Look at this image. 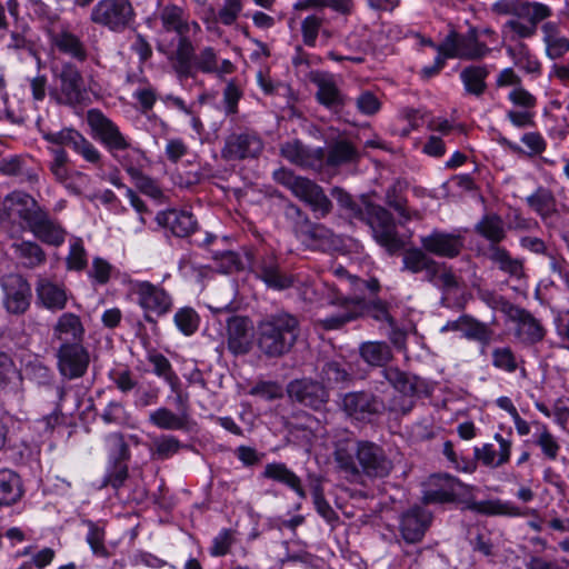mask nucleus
Segmentation results:
<instances>
[{
  "label": "nucleus",
  "instance_id": "nucleus-1",
  "mask_svg": "<svg viewBox=\"0 0 569 569\" xmlns=\"http://www.w3.org/2000/svg\"><path fill=\"white\" fill-rule=\"evenodd\" d=\"M339 472L352 482L363 477L381 479L388 477L393 462L378 443L369 440H347L339 442L333 452Z\"/></svg>",
  "mask_w": 569,
  "mask_h": 569
},
{
  "label": "nucleus",
  "instance_id": "nucleus-2",
  "mask_svg": "<svg viewBox=\"0 0 569 569\" xmlns=\"http://www.w3.org/2000/svg\"><path fill=\"white\" fill-rule=\"evenodd\" d=\"M300 331L295 315L287 311L268 315L257 325V348L267 358H280L292 350Z\"/></svg>",
  "mask_w": 569,
  "mask_h": 569
},
{
  "label": "nucleus",
  "instance_id": "nucleus-3",
  "mask_svg": "<svg viewBox=\"0 0 569 569\" xmlns=\"http://www.w3.org/2000/svg\"><path fill=\"white\" fill-rule=\"evenodd\" d=\"M172 68L180 80L193 78L196 72L213 73L218 70V54L212 47L196 52L189 38H179L170 56Z\"/></svg>",
  "mask_w": 569,
  "mask_h": 569
},
{
  "label": "nucleus",
  "instance_id": "nucleus-4",
  "mask_svg": "<svg viewBox=\"0 0 569 569\" xmlns=\"http://www.w3.org/2000/svg\"><path fill=\"white\" fill-rule=\"evenodd\" d=\"M273 178L308 204L316 214V218H325L330 213L332 209L330 199L326 196L323 189L312 180L298 177L284 168L276 170Z\"/></svg>",
  "mask_w": 569,
  "mask_h": 569
},
{
  "label": "nucleus",
  "instance_id": "nucleus-5",
  "mask_svg": "<svg viewBox=\"0 0 569 569\" xmlns=\"http://www.w3.org/2000/svg\"><path fill=\"white\" fill-rule=\"evenodd\" d=\"M360 221L369 226L376 242L383 247L389 254H395L405 247L393 216L382 206L367 203Z\"/></svg>",
  "mask_w": 569,
  "mask_h": 569
},
{
  "label": "nucleus",
  "instance_id": "nucleus-6",
  "mask_svg": "<svg viewBox=\"0 0 569 569\" xmlns=\"http://www.w3.org/2000/svg\"><path fill=\"white\" fill-rule=\"evenodd\" d=\"M84 80L79 69L66 62L54 71V83L49 94L57 103L74 107L86 97Z\"/></svg>",
  "mask_w": 569,
  "mask_h": 569
},
{
  "label": "nucleus",
  "instance_id": "nucleus-7",
  "mask_svg": "<svg viewBox=\"0 0 569 569\" xmlns=\"http://www.w3.org/2000/svg\"><path fill=\"white\" fill-rule=\"evenodd\" d=\"M136 12L129 0H100L90 14V20L113 32H122L134 22Z\"/></svg>",
  "mask_w": 569,
  "mask_h": 569
},
{
  "label": "nucleus",
  "instance_id": "nucleus-8",
  "mask_svg": "<svg viewBox=\"0 0 569 569\" xmlns=\"http://www.w3.org/2000/svg\"><path fill=\"white\" fill-rule=\"evenodd\" d=\"M132 290L138 297V303L144 311V320L154 323L152 316L162 317L173 307L172 296L161 286L150 281H133Z\"/></svg>",
  "mask_w": 569,
  "mask_h": 569
},
{
  "label": "nucleus",
  "instance_id": "nucleus-9",
  "mask_svg": "<svg viewBox=\"0 0 569 569\" xmlns=\"http://www.w3.org/2000/svg\"><path fill=\"white\" fill-rule=\"evenodd\" d=\"M437 52L449 59L479 60L490 52V48L478 40L476 30L465 36L450 31L437 47Z\"/></svg>",
  "mask_w": 569,
  "mask_h": 569
},
{
  "label": "nucleus",
  "instance_id": "nucleus-10",
  "mask_svg": "<svg viewBox=\"0 0 569 569\" xmlns=\"http://www.w3.org/2000/svg\"><path fill=\"white\" fill-rule=\"evenodd\" d=\"M458 485L461 488L455 490V500H459L468 510L487 516L521 517L525 515L518 506L510 501L499 499L477 501L472 495L475 489L472 486L462 483L459 479Z\"/></svg>",
  "mask_w": 569,
  "mask_h": 569
},
{
  "label": "nucleus",
  "instance_id": "nucleus-11",
  "mask_svg": "<svg viewBox=\"0 0 569 569\" xmlns=\"http://www.w3.org/2000/svg\"><path fill=\"white\" fill-rule=\"evenodd\" d=\"M340 408L352 420L366 422L383 412V401L368 391H351L341 397Z\"/></svg>",
  "mask_w": 569,
  "mask_h": 569
},
{
  "label": "nucleus",
  "instance_id": "nucleus-12",
  "mask_svg": "<svg viewBox=\"0 0 569 569\" xmlns=\"http://www.w3.org/2000/svg\"><path fill=\"white\" fill-rule=\"evenodd\" d=\"M286 391L292 402L316 411L322 409L329 401V392L323 383L311 378L290 381Z\"/></svg>",
  "mask_w": 569,
  "mask_h": 569
},
{
  "label": "nucleus",
  "instance_id": "nucleus-13",
  "mask_svg": "<svg viewBox=\"0 0 569 569\" xmlns=\"http://www.w3.org/2000/svg\"><path fill=\"white\" fill-rule=\"evenodd\" d=\"M87 120L94 136L112 154H114L116 151H122L130 148V142L121 133L118 126L107 118L100 110H89Z\"/></svg>",
  "mask_w": 569,
  "mask_h": 569
},
{
  "label": "nucleus",
  "instance_id": "nucleus-14",
  "mask_svg": "<svg viewBox=\"0 0 569 569\" xmlns=\"http://www.w3.org/2000/svg\"><path fill=\"white\" fill-rule=\"evenodd\" d=\"M507 318L513 323V335L522 345L532 346L543 340L546 328L541 320L527 309L515 305Z\"/></svg>",
  "mask_w": 569,
  "mask_h": 569
},
{
  "label": "nucleus",
  "instance_id": "nucleus-15",
  "mask_svg": "<svg viewBox=\"0 0 569 569\" xmlns=\"http://www.w3.org/2000/svg\"><path fill=\"white\" fill-rule=\"evenodd\" d=\"M263 150V141L254 131L234 132L227 137L221 150L223 159L244 160L257 158Z\"/></svg>",
  "mask_w": 569,
  "mask_h": 569
},
{
  "label": "nucleus",
  "instance_id": "nucleus-16",
  "mask_svg": "<svg viewBox=\"0 0 569 569\" xmlns=\"http://www.w3.org/2000/svg\"><path fill=\"white\" fill-rule=\"evenodd\" d=\"M3 305L8 312L20 315L27 311L31 300V288L20 274L10 273L1 278Z\"/></svg>",
  "mask_w": 569,
  "mask_h": 569
},
{
  "label": "nucleus",
  "instance_id": "nucleus-17",
  "mask_svg": "<svg viewBox=\"0 0 569 569\" xmlns=\"http://www.w3.org/2000/svg\"><path fill=\"white\" fill-rule=\"evenodd\" d=\"M420 244L429 254L452 259L462 251L463 237L459 233L433 229L429 234L420 237Z\"/></svg>",
  "mask_w": 569,
  "mask_h": 569
},
{
  "label": "nucleus",
  "instance_id": "nucleus-18",
  "mask_svg": "<svg viewBox=\"0 0 569 569\" xmlns=\"http://www.w3.org/2000/svg\"><path fill=\"white\" fill-rule=\"evenodd\" d=\"M88 351L79 343H63L58 350V369L68 379L82 377L89 367Z\"/></svg>",
  "mask_w": 569,
  "mask_h": 569
},
{
  "label": "nucleus",
  "instance_id": "nucleus-19",
  "mask_svg": "<svg viewBox=\"0 0 569 569\" xmlns=\"http://www.w3.org/2000/svg\"><path fill=\"white\" fill-rule=\"evenodd\" d=\"M27 229L43 243L60 247L67 236V231L60 222L49 214L48 210L40 207L31 219Z\"/></svg>",
  "mask_w": 569,
  "mask_h": 569
},
{
  "label": "nucleus",
  "instance_id": "nucleus-20",
  "mask_svg": "<svg viewBox=\"0 0 569 569\" xmlns=\"http://www.w3.org/2000/svg\"><path fill=\"white\" fill-rule=\"evenodd\" d=\"M251 268L256 276L271 289L284 290L295 283V277L282 272L277 258L271 253L258 257Z\"/></svg>",
  "mask_w": 569,
  "mask_h": 569
},
{
  "label": "nucleus",
  "instance_id": "nucleus-21",
  "mask_svg": "<svg viewBox=\"0 0 569 569\" xmlns=\"http://www.w3.org/2000/svg\"><path fill=\"white\" fill-rule=\"evenodd\" d=\"M40 207L33 197L22 191H12L2 200V210L7 212V220H18L26 228Z\"/></svg>",
  "mask_w": 569,
  "mask_h": 569
},
{
  "label": "nucleus",
  "instance_id": "nucleus-22",
  "mask_svg": "<svg viewBox=\"0 0 569 569\" xmlns=\"http://www.w3.org/2000/svg\"><path fill=\"white\" fill-rule=\"evenodd\" d=\"M383 376L386 380L403 396L401 402L399 403L396 399L393 400L392 405L390 406V410L401 412L403 415L408 413L413 407L411 397L418 390L417 378L411 377L395 367L386 368L383 370Z\"/></svg>",
  "mask_w": 569,
  "mask_h": 569
},
{
  "label": "nucleus",
  "instance_id": "nucleus-23",
  "mask_svg": "<svg viewBox=\"0 0 569 569\" xmlns=\"http://www.w3.org/2000/svg\"><path fill=\"white\" fill-rule=\"evenodd\" d=\"M440 267L441 263L430 257L429 252H426L422 247L408 248L402 253L401 271L412 274L423 273L425 279L429 282L436 280Z\"/></svg>",
  "mask_w": 569,
  "mask_h": 569
},
{
  "label": "nucleus",
  "instance_id": "nucleus-24",
  "mask_svg": "<svg viewBox=\"0 0 569 569\" xmlns=\"http://www.w3.org/2000/svg\"><path fill=\"white\" fill-rule=\"evenodd\" d=\"M431 513L421 508L412 507L400 519V532L408 543H417L422 540L431 523Z\"/></svg>",
  "mask_w": 569,
  "mask_h": 569
},
{
  "label": "nucleus",
  "instance_id": "nucleus-25",
  "mask_svg": "<svg viewBox=\"0 0 569 569\" xmlns=\"http://www.w3.org/2000/svg\"><path fill=\"white\" fill-rule=\"evenodd\" d=\"M309 80L317 86L316 98L320 104L328 109H338L345 104V98L331 73L318 70L311 71Z\"/></svg>",
  "mask_w": 569,
  "mask_h": 569
},
{
  "label": "nucleus",
  "instance_id": "nucleus-26",
  "mask_svg": "<svg viewBox=\"0 0 569 569\" xmlns=\"http://www.w3.org/2000/svg\"><path fill=\"white\" fill-rule=\"evenodd\" d=\"M251 322L246 317L234 316L227 322V345L233 355H246L250 351L251 339L249 330Z\"/></svg>",
  "mask_w": 569,
  "mask_h": 569
},
{
  "label": "nucleus",
  "instance_id": "nucleus-27",
  "mask_svg": "<svg viewBox=\"0 0 569 569\" xmlns=\"http://www.w3.org/2000/svg\"><path fill=\"white\" fill-rule=\"evenodd\" d=\"M493 439L499 445V450L496 451L491 443H485L482 447H476L473 450L475 459L480 461L488 468H499L510 460L512 441L509 438L496 433Z\"/></svg>",
  "mask_w": 569,
  "mask_h": 569
},
{
  "label": "nucleus",
  "instance_id": "nucleus-28",
  "mask_svg": "<svg viewBox=\"0 0 569 569\" xmlns=\"http://www.w3.org/2000/svg\"><path fill=\"white\" fill-rule=\"evenodd\" d=\"M461 488L458 479L450 475H433L429 479L428 488L423 492L427 503H443L455 500V490Z\"/></svg>",
  "mask_w": 569,
  "mask_h": 569
},
{
  "label": "nucleus",
  "instance_id": "nucleus-29",
  "mask_svg": "<svg viewBox=\"0 0 569 569\" xmlns=\"http://www.w3.org/2000/svg\"><path fill=\"white\" fill-rule=\"evenodd\" d=\"M281 156L302 168H318L323 160L322 149L309 150L299 140L287 141L280 147Z\"/></svg>",
  "mask_w": 569,
  "mask_h": 569
},
{
  "label": "nucleus",
  "instance_id": "nucleus-30",
  "mask_svg": "<svg viewBox=\"0 0 569 569\" xmlns=\"http://www.w3.org/2000/svg\"><path fill=\"white\" fill-rule=\"evenodd\" d=\"M341 307V311L337 315L318 319L317 325L325 330H337L346 323L357 319L361 312V300L338 298L335 302Z\"/></svg>",
  "mask_w": 569,
  "mask_h": 569
},
{
  "label": "nucleus",
  "instance_id": "nucleus-31",
  "mask_svg": "<svg viewBox=\"0 0 569 569\" xmlns=\"http://www.w3.org/2000/svg\"><path fill=\"white\" fill-rule=\"evenodd\" d=\"M36 292L38 300L49 310H62L67 305L68 296L64 287L47 278H40L38 280Z\"/></svg>",
  "mask_w": 569,
  "mask_h": 569
},
{
  "label": "nucleus",
  "instance_id": "nucleus-32",
  "mask_svg": "<svg viewBox=\"0 0 569 569\" xmlns=\"http://www.w3.org/2000/svg\"><path fill=\"white\" fill-rule=\"evenodd\" d=\"M158 221L177 237H188L197 229V220L188 211L168 210L158 216Z\"/></svg>",
  "mask_w": 569,
  "mask_h": 569
},
{
  "label": "nucleus",
  "instance_id": "nucleus-33",
  "mask_svg": "<svg viewBox=\"0 0 569 569\" xmlns=\"http://www.w3.org/2000/svg\"><path fill=\"white\" fill-rule=\"evenodd\" d=\"M487 257L500 271L513 278L522 277V260L512 257L506 248L499 244H490L487 250Z\"/></svg>",
  "mask_w": 569,
  "mask_h": 569
},
{
  "label": "nucleus",
  "instance_id": "nucleus-34",
  "mask_svg": "<svg viewBox=\"0 0 569 569\" xmlns=\"http://www.w3.org/2000/svg\"><path fill=\"white\" fill-rule=\"evenodd\" d=\"M159 19L166 31L176 32L179 38H188L190 31V22L184 10L177 4H167L161 8Z\"/></svg>",
  "mask_w": 569,
  "mask_h": 569
},
{
  "label": "nucleus",
  "instance_id": "nucleus-35",
  "mask_svg": "<svg viewBox=\"0 0 569 569\" xmlns=\"http://www.w3.org/2000/svg\"><path fill=\"white\" fill-rule=\"evenodd\" d=\"M149 421L163 430H188L190 416L187 411L174 413L167 407H161L150 412Z\"/></svg>",
  "mask_w": 569,
  "mask_h": 569
},
{
  "label": "nucleus",
  "instance_id": "nucleus-36",
  "mask_svg": "<svg viewBox=\"0 0 569 569\" xmlns=\"http://www.w3.org/2000/svg\"><path fill=\"white\" fill-rule=\"evenodd\" d=\"M262 476L267 479L278 481V482L289 487L291 490H293L298 495L299 498H301V499L306 498V491L302 488L300 478L292 470H290L284 463L272 462V463L266 465Z\"/></svg>",
  "mask_w": 569,
  "mask_h": 569
},
{
  "label": "nucleus",
  "instance_id": "nucleus-37",
  "mask_svg": "<svg viewBox=\"0 0 569 569\" xmlns=\"http://www.w3.org/2000/svg\"><path fill=\"white\" fill-rule=\"evenodd\" d=\"M22 387V376L11 357L0 352V392L19 393Z\"/></svg>",
  "mask_w": 569,
  "mask_h": 569
},
{
  "label": "nucleus",
  "instance_id": "nucleus-38",
  "mask_svg": "<svg viewBox=\"0 0 569 569\" xmlns=\"http://www.w3.org/2000/svg\"><path fill=\"white\" fill-rule=\"evenodd\" d=\"M84 333L80 318L71 312L62 313L53 327V336L64 343L81 340Z\"/></svg>",
  "mask_w": 569,
  "mask_h": 569
},
{
  "label": "nucleus",
  "instance_id": "nucleus-39",
  "mask_svg": "<svg viewBox=\"0 0 569 569\" xmlns=\"http://www.w3.org/2000/svg\"><path fill=\"white\" fill-rule=\"evenodd\" d=\"M546 53L552 59H559L569 51V39L561 36L557 23L546 22L542 28Z\"/></svg>",
  "mask_w": 569,
  "mask_h": 569
},
{
  "label": "nucleus",
  "instance_id": "nucleus-40",
  "mask_svg": "<svg viewBox=\"0 0 569 569\" xmlns=\"http://www.w3.org/2000/svg\"><path fill=\"white\" fill-rule=\"evenodd\" d=\"M528 207L542 220L557 212V200L552 191L545 187H538L535 192L526 198Z\"/></svg>",
  "mask_w": 569,
  "mask_h": 569
},
{
  "label": "nucleus",
  "instance_id": "nucleus-41",
  "mask_svg": "<svg viewBox=\"0 0 569 569\" xmlns=\"http://www.w3.org/2000/svg\"><path fill=\"white\" fill-rule=\"evenodd\" d=\"M22 496L19 476L9 470L0 469V506H10Z\"/></svg>",
  "mask_w": 569,
  "mask_h": 569
},
{
  "label": "nucleus",
  "instance_id": "nucleus-42",
  "mask_svg": "<svg viewBox=\"0 0 569 569\" xmlns=\"http://www.w3.org/2000/svg\"><path fill=\"white\" fill-rule=\"evenodd\" d=\"M488 74L489 71L485 66H469L461 71L460 79L469 94L480 97L487 89Z\"/></svg>",
  "mask_w": 569,
  "mask_h": 569
},
{
  "label": "nucleus",
  "instance_id": "nucleus-43",
  "mask_svg": "<svg viewBox=\"0 0 569 569\" xmlns=\"http://www.w3.org/2000/svg\"><path fill=\"white\" fill-rule=\"evenodd\" d=\"M16 257L27 268H36L46 261V252L34 241H20L12 244Z\"/></svg>",
  "mask_w": 569,
  "mask_h": 569
},
{
  "label": "nucleus",
  "instance_id": "nucleus-44",
  "mask_svg": "<svg viewBox=\"0 0 569 569\" xmlns=\"http://www.w3.org/2000/svg\"><path fill=\"white\" fill-rule=\"evenodd\" d=\"M476 231L489 240L490 244H499L506 238L503 220L496 213L483 216L476 224Z\"/></svg>",
  "mask_w": 569,
  "mask_h": 569
},
{
  "label": "nucleus",
  "instance_id": "nucleus-45",
  "mask_svg": "<svg viewBox=\"0 0 569 569\" xmlns=\"http://www.w3.org/2000/svg\"><path fill=\"white\" fill-rule=\"evenodd\" d=\"M361 358L371 366H385L392 358L390 347L381 341H368L360 346Z\"/></svg>",
  "mask_w": 569,
  "mask_h": 569
},
{
  "label": "nucleus",
  "instance_id": "nucleus-46",
  "mask_svg": "<svg viewBox=\"0 0 569 569\" xmlns=\"http://www.w3.org/2000/svg\"><path fill=\"white\" fill-rule=\"evenodd\" d=\"M54 46L59 51L69 54L78 61H84L87 59V50L82 41L73 33L69 31H62L54 36Z\"/></svg>",
  "mask_w": 569,
  "mask_h": 569
},
{
  "label": "nucleus",
  "instance_id": "nucleus-47",
  "mask_svg": "<svg viewBox=\"0 0 569 569\" xmlns=\"http://www.w3.org/2000/svg\"><path fill=\"white\" fill-rule=\"evenodd\" d=\"M358 157L359 153L351 142L347 140H338L331 143L328 148L327 164L340 166L353 162Z\"/></svg>",
  "mask_w": 569,
  "mask_h": 569
},
{
  "label": "nucleus",
  "instance_id": "nucleus-48",
  "mask_svg": "<svg viewBox=\"0 0 569 569\" xmlns=\"http://www.w3.org/2000/svg\"><path fill=\"white\" fill-rule=\"evenodd\" d=\"M386 203L392 208L400 217V224L412 219H421V213L417 210L407 208V199L398 192L397 184L389 187L386 191Z\"/></svg>",
  "mask_w": 569,
  "mask_h": 569
},
{
  "label": "nucleus",
  "instance_id": "nucleus-49",
  "mask_svg": "<svg viewBox=\"0 0 569 569\" xmlns=\"http://www.w3.org/2000/svg\"><path fill=\"white\" fill-rule=\"evenodd\" d=\"M461 333L469 340H475L483 345H488L491 341L493 331L487 323L481 322L471 316L463 315Z\"/></svg>",
  "mask_w": 569,
  "mask_h": 569
},
{
  "label": "nucleus",
  "instance_id": "nucleus-50",
  "mask_svg": "<svg viewBox=\"0 0 569 569\" xmlns=\"http://www.w3.org/2000/svg\"><path fill=\"white\" fill-rule=\"evenodd\" d=\"M320 377L328 386L346 387L352 380V376L346 366L338 361L326 362L321 369Z\"/></svg>",
  "mask_w": 569,
  "mask_h": 569
},
{
  "label": "nucleus",
  "instance_id": "nucleus-51",
  "mask_svg": "<svg viewBox=\"0 0 569 569\" xmlns=\"http://www.w3.org/2000/svg\"><path fill=\"white\" fill-rule=\"evenodd\" d=\"M331 196L349 218L357 220L362 218L366 204L370 202L366 198H362L361 202H356L347 191L339 187L331 190Z\"/></svg>",
  "mask_w": 569,
  "mask_h": 569
},
{
  "label": "nucleus",
  "instance_id": "nucleus-52",
  "mask_svg": "<svg viewBox=\"0 0 569 569\" xmlns=\"http://www.w3.org/2000/svg\"><path fill=\"white\" fill-rule=\"evenodd\" d=\"M242 8V0H223L217 12L212 8L210 9V17L204 18V21L212 19L223 26H232L238 20Z\"/></svg>",
  "mask_w": 569,
  "mask_h": 569
},
{
  "label": "nucleus",
  "instance_id": "nucleus-53",
  "mask_svg": "<svg viewBox=\"0 0 569 569\" xmlns=\"http://www.w3.org/2000/svg\"><path fill=\"white\" fill-rule=\"evenodd\" d=\"M182 445L178 438L171 435H162L152 441L151 456L153 459H169L179 452Z\"/></svg>",
  "mask_w": 569,
  "mask_h": 569
},
{
  "label": "nucleus",
  "instance_id": "nucleus-54",
  "mask_svg": "<svg viewBox=\"0 0 569 569\" xmlns=\"http://www.w3.org/2000/svg\"><path fill=\"white\" fill-rule=\"evenodd\" d=\"M124 170L132 178L136 187L146 196L159 199L162 197V191L156 181L142 173V171L136 166L124 163Z\"/></svg>",
  "mask_w": 569,
  "mask_h": 569
},
{
  "label": "nucleus",
  "instance_id": "nucleus-55",
  "mask_svg": "<svg viewBox=\"0 0 569 569\" xmlns=\"http://www.w3.org/2000/svg\"><path fill=\"white\" fill-rule=\"evenodd\" d=\"M507 53L513 59L516 66L523 68L527 72H537L540 69L539 62L531 57L526 44L508 47Z\"/></svg>",
  "mask_w": 569,
  "mask_h": 569
},
{
  "label": "nucleus",
  "instance_id": "nucleus-56",
  "mask_svg": "<svg viewBox=\"0 0 569 569\" xmlns=\"http://www.w3.org/2000/svg\"><path fill=\"white\" fill-rule=\"evenodd\" d=\"M237 541L236 531L232 529H222L213 539L209 549L212 557H223L228 555Z\"/></svg>",
  "mask_w": 569,
  "mask_h": 569
},
{
  "label": "nucleus",
  "instance_id": "nucleus-57",
  "mask_svg": "<svg viewBox=\"0 0 569 569\" xmlns=\"http://www.w3.org/2000/svg\"><path fill=\"white\" fill-rule=\"evenodd\" d=\"M66 263L69 270L74 271H81L87 267V251L80 238H76L71 241Z\"/></svg>",
  "mask_w": 569,
  "mask_h": 569
},
{
  "label": "nucleus",
  "instance_id": "nucleus-58",
  "mask_svg": "<svg viewBox=\"0 0 569 569\" xmlns=\"http://www.w3.org/2000/svg\"><path fill=\"white\" fill-rule=\"evenodd\" d=\"M88 527L87 542L96 556L107 558L109 552L104 546V530L97 526L93 521L84 522Z\"/></svg>",
  "mask_w": 569,
  "mask_h": 569
},
{
  "label": "nucleus",
  "instance_id": "nucleus-59",
  "mask_svg": "<svg viewBox=\"0 0 569 569\" xmlns=\"http://www.w3.org/2000/svg\"><path fill=\"white\" fill-rule=\"evenodd\" d=\"M477 296L489 308L493 310H500L506 315V317L515 306L513 303L508 301L503 296L498 295L496 291L490 289L479 288L477 290Z\"/></svg>",
  "mask_w": 569,
  "mask_h": 569
},
{
  "label": "nucleus",
  "instance_id": "nucleus-60",
  "mask_svg": "<svg viewBox=\"0 0 569 569\" xmlns=\"http://www.w3.org/2000/svg\"><path fill=\"white\" fill-rule=\"evenodd\" d=\"M174 323L186 336H190L198 329L199 317L192 308H181L174 315Z\"/></svg>",
  "mask_w": 569,
  "mask_h": 569
},
{
  "label": "nucleus",
  "instance_id": "nucleus-61",
  "mask_svg": "<svg viewBox=\"0 0 569 569\" xmlns=\"http://www.w3.org/2000/svg\"><path fill=\"white\" fill-rule=\"evenodd\" d=\"M323 24V19L316 14L306 17L301 22V33L303 43L313 48L317 42L318 34Z\"/></svg>",
  "mask_w": 569,
  "mask_h": 569
},
{
  "label": "nucleus",
  "instance_id": "nucleus-62",
  "mask_svg": "<svg viewBox=\"0 0 569 569\" xmlns=\"http://www.w3.org/2000/svg\"><path fill=\"white\" fill-rule=\"evenodd\" d=\"M536 443L541 448L543 455L550 459L556 460L560 450L557 439L551 435L546 426L540 427L537 435Z\"/></svg>",
  "mask_w": 569,
  "mask_h": 569
},
{
  "label": "nucleus",
  "instance_id": "nucleus-63",
  "mask_svg": "<svg viewBox=\"0 0 569 569\" xmlns=\"http://www.w3.org/2000/svg\"><path fill=\"white\" fill-rule=\"evenodd\" d=\"M68 154L63 149L52 150V160L49 163V169L59 182H66L69 178L68 171Z\"/></svg>",
  "mask_w": 569,
  "mask_h": 569
},
{
  "label": "nucleus",
  "instance_id": "nucleus-64",
  "mask_svg": "<svg viewBox=\"0 0 569 569\" xmlns=\"http://www.w3.org/2000/svg\"><path fill=\"white\" fill-rule=\"evenodd\" d=\"M311 493L316 510L318 513L326 520L331 521L333 519H338L337 513L325 499L323 490L319 481H316L311 486Z\"/></svg>",
  "mask_w": 569,
  "mask_h": 569
}]
</instances>
